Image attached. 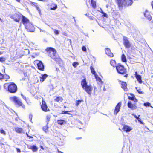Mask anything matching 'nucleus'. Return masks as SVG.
Masks as SVG:
<instances>
[{"mask_svg": "<svg viewBox=\"0 0 153 153\" xmlns=\"http://www.w3.org/2000/svg\"><path fill=\"white\" fill-rule=\"evenodd\" d=\"M45 51L48 56L55 61H58L60 59L59 56L56 54V51L55 48L48 47L46 49Z\"/></svg>", "mask_w": 153, "mask_h": 153, "instance_id": "obj_1", "label": "nucleus"}, {"mask_svg": "<svg viewBox=\"0 0 153 153\" xmlns=\"http://www.w3.org/2000/svg\"><path fill=\"white\" fill-rule=\"evenodd\" d=\"M116 69L118 74L124 75L126 78L128 77V74H127V70L123 65L120 63H118L116 66Z\"/></svg>", "mask_w": 153, "mask_h": 153, "instance_id": "obj_2", "label": "nucleus"}, {"mask_svg": "<svg viewBox=\"0 0 153 153\" xmlns=\"http://www.w3.org/2000/svg\"><path fill=\"white\" fill-rule=\"evenodd\" d=\"M119 9L122 8L124 6L127 7L131 6L133 3L132 0H116Z\"/></svg>", "mask_w": 153, "mask_h": 153, "instance_id": "obj_3", "label": "nucleus"}, {"mask_svg": "<svg viewBox=\"0 0 153 153\" xmlns=\"http://www.w3.org/2000/svg\"><path fill=\"white\" fill-rule=\"evenodd\" d=\"M7 87V90L11 93H16L17 89L16 85L14 83L11 82L9 83H5L4 85V88H6Z\"/></svg>", "mask_w": 153, "mask_h": 153, "instance_id": "obj_4", "label": "nucleus"}, {"mask_svg": "<svg viewBox=\"0 0 153 153\" xmlns=\"http://www.w3.org/2000/svg\"><path fill=\"white\" fill-rule=\"evenodd\" d=\"M81 85L83 89L89 95L91 94L92 87L91 85H88L86 79L84 78L81 81Z\"/></svg>", "mask_w": 153, "mask_h": 153, "instance_id": "obj_5", "label": "nucleus"}, {"mask_svg": "<svg viewBox=\"0 0 153 153\" xmlns=\"http://www.w3.org/2000/svg\"><path fill=\"white\" fill-rule=\"evenodd\" d=\"M10 100L13 102L17 106L21 107L25 109V105L22 103L21 100L16 96H13L10 97Z\"/></svg>", "mask_w": 153, "mask_h": 153, "instance_id": "obj_6", "label": "nucleus"}, {"mask_svg": "<svg viewBox=\"0 0 153 153\" xmlns=\"http://www.w3.org/2000/svg\"><path fill=\"white\" fill-rule=\"evenodd\" d=\"M123 44L125 48L129 49L131 47V44L128 38L126 36L123 37Z\"/></svg>", "mask_w": 153, "mask_h": 153, "instance_id": "obj_7", "label": "nucleus"}, {"mask_svg": "<svg viewBox=\"0 0 153 153\" xmlns=\"http://www.w3.org/2000/svg\"><path fill=\"white\" fill-rule=\"evenodd\" d=\"M22 15L21 13H15L13 14L11 17V18L17 22H19L20 19L22 16Z\"/></svg>", "mask_w": 153, "mask_h": 153, "instance_id": "obj_8", "label": "nucleus"}, {"mask_svg": "<svg viewBox=\"0 0 153 153\" xmlns=\"http://www.w3.org/2000/svg\"><path fill=\"white\" fill-rule=\"evenodd\" d=\"M2 71L4 74L0 72V80H5V81H7L10 78L9 76L5 74V70L4 68L2 70Z\"/></svg>", "mask_w": 153, "mask_h": 153, "instance_id": "obj_9", "label": "nucleus"}, {"mask_svg": "<svg viewBox=\"0 0 153 153\" xmlns=\"http://www.w3.org/2000/svg\"><path fill=\"white\" fill-rule=\"evenodd\" d=\"M41 107L42 110L44 112H48L50 111L49 108H48L46 102L44 99L42 100Z\"/></svg>", "mask_w": 153, "mask_h": 153, "instance_id": "obj_10", "label": "nucleus"}, {"mask_svg": "<svg viewBox=\"0 0 153 153\" xmlns=\"http://www.w3.org/2000/svg\"><path fill=\"white\" fill-rule=\"evenodd\" d=\"M25 28L29 32H33L35 31V27L30 22L25 26Z\"/></svg>", "mask_w": 153, "mask_h": 153, "instance_id": "obj_11", "label": "nucleus"}, {"mask_svg": "<svg viewBox=\"0 0 153 153\" xmlns=\"http://www.w3.org/2000/svg\"><path fill=\"white\" fill-rule=\"evenodd\" d=\"M105 54L109 57H114L113 53L111 52L110 49L108 48H105Z\"/></svg>", "mask_w": 153, "mask_h": 153, "instance_id": "obj_12", "label": "nucleus"}, {"mask_svg": "<svg viewBox=\"0 0 153 153\" xmlns=\"http://www.w3.org/2000/svg\"><path fill=\"white\" fill-rule=\"evenodd\" d=\"M128 107L132 110L136 109L137 106L136 104H133L131 101H128L127 104Z\"/></svg>", "mask_w": 153, "mask_h": 153, "instance_id": "obj_13", "label": "nucleus"}, {"mask_svg": "<svg viewBox=\"0 0 153 153\" xmlns=\"http://www.w3.org/2000/svg\"><path fill=\"white\" fill-rule=\"evenodd\" d=\"M119 82H121V87L125 91H128L127 85L126 82L121 80H119Z\"/></svg>", "mask_w": 153, "mask_h": 153, "instance_id": "obj_14", "label": "nucleus"}, {"mask_svg": "<svg viewBox=\"0 0 153 153\" xmlns=\"http://www.w3.org/2000/svg\"><path fill=\"white\" fill-rule=\"evenodd\" d=\"M21 18L22 19V23L25 26L30 22L29 20L23 15Z\"/></svg>", "mask_w": 153, "mask_h": 153, "instance_id": "obj_15", "label": "nucleus"}, {"mask_svg": "<svg viewBox=\"0 0 153 153\" xmlns=\"http://www.w3.org/2000/svg\"><path fill=\"white\" fill-rule=\"evenodd\" d=\"M121 103L119 102L118 103L115 107L114 110V114H117L120 111V109L121 107Z\"/></svg>", "mask_w": 153, "mask_h": 153, "instance_id": "obj_16", "label": "nucleus"}, {"mask_svg": "<svg viewBox=\"0 0 153 153\" xmlns=\"http://www.w3.org/2000/svg\"><path fill=\"white\" fill-rule=\"evenodd\" d=\"M37 65L38 69L42 71L44 70V66L42 61H39V62L37 63Z\"/></svg>", "mask_w": 153, "mask_h": 153, "instance_id": "obj_17", "label": "nucleus"}, {"mask_svg": "<svg viewBox=\"0 0 153 153\" xmlns=\"http://www.w3.org/2000/svg\"><path fill=\"white\" fill-rule=\"evenodd\" d=\"M135 77L139 83L141 84L142 82L141 75L137 74V73L136 71L135 73Z\"/></svg>", "mask_w": 153, "mask_h": 153, "instance_id": "obj_18", "label": "nucleus"}, {"mask_svg": "<svg viewBox=\"0 0 153 153\" xmlns=\"http://www.w3.org/2000/svg\"><path fill=\"white\" fill-rule=\"evenodd\" d=\"M131 129H132L129 126L125 125H124L122 128V130L126 132H130Z\"/></svg>", "mask_w": 153, "mask_h": 153, "instance_id": "obj_19", "label": "nucleus"}, {"mask_svg": "<svg viewBox=\"0 0 153 153\" xmlns=\"http://www.w3.org/2000/svg\"><path fill=\"white\" fill-rule=\"evenodd\" d=\"M130 95L131 96H128V98L129 100L133 101L135 102H137L138 100L135 98V95L133 94L130 93Z\"/></svg>", "mask_w": 153, "mask_h": 153, "instance_id": "obj_20", "label": "nucleus"}, {"mask_svg": "<svg viewBox=\"0 0 153 153\" xmlns=\"http://www.w3.org/2000/svg\"><path fill=\"white\" fill-rule=\"evenodd\" d=\"M15 131L18 134H21L23 133V129L22 128L16 127L15 128Z\"/></svg>", "mask_w": 153, "mask_h": 153, "instance_id": "obj_21", "label": "nucleus"}, {"mask_svg": "<svg viewBox=\"0 0 153 153\" xmlns=\"http://www.w3.org/2000/svg\"><path fill=\"white\" fill-rule=\"evenodd\" d=\"M144 15L147 19H148L149 21L151 20V16L149 12H148L146 11L144 13Z\"/></svg>", "mask_w": 153, "mask_h": 153, "instance_id": "obj_22", "label": "nucleus"}, {"mask_svg": "<svg viewBox=\"0 0 153 153\" xmlns=\"http://www.w3.org/2000/svg\"><path fill=\"white\" fill-rule=\"evenodd\" d=\"M48 75L46 74L42 75L41 76H40V81L42 82H43L46 79Z\"/></svg>", "mask_w": 153, "mask_h": 153, "instance_id": "obj_23", "label": "nucleus"}, {"mask_svg": "<svg viewBox=\"0 0 153 153\" xmlns=\"http://www.w3.org/2000/svg\"><path fill=\"white\" fill-rule=\"evenodd\" d=\"M132 115L134 116V117L139 122H140L141 124H144V123L143 122L141 119L139 118V117L140 116V115H139L138 116H136L135 114H132Z\"/></svg>", "mask_w": 153, "mask_h": 153, "instance_id": "obj_24", "label": "nucleus"}, {"mask_svg": "<svg viewBox=\"0 0 153 153\" xmlns=\"http://www.w3.org/2000/svg\"><path fill=\"white\" fill-rule=\"evenodd\" d=\"M63 100V99L62 97H57L54 100V101L55 102H61Z\"/></svg>", "mask_w": 153, "mask_h": 153, "instance_id": "obj_25", "label": "nucleus"}, {"mask_svg": "<svg viewBox=\"0 0 153 153\" xmlns=\"http://www.w3.org/2000/svg\"><path fill=\"white\" fill-rule=\"evenodd\" d=\"M29 149H31L33 152H36L38 150V148L35 145H33L28 148Z\"/></svg>", "mask_w": 153, "mask_h": 153, "instance_id": "obj_26", "label": "nucleus"}, {"mask_svg": "<svg viewBox=\"0 0 153 153\" xmlns=\"http://www.w3.org/2000/svg\"><path fill=\"white\" fill-rule=\"evenodd\" d=\"M110 64L113 67H115L117 66L116 61L114 60L111 59L110 62Z\"/></svg>", "mask_w": 153, "mask_h": 153, "instance_id": "obj_27", "label": "nucleus"}, {"mask_svg": "<svg viewBox=\"0 0 153 153\" xmlns=\"http://www.w3.org/2000/svg\"><path fill=\"white\" fill-rule=\"evenodd\" d=\"M121 60L124 62H127V60L125 55L124 54H122L121 56Z\"/></svg>", "mask_w": 153, "mask_h": 153, "instance_id": "obj_28", "label": "nucleus"}, {"mask_svg": "<svg viewBox=\"0 0 153 153\" xmlns=\"http://www.w3.org/2000/svg\"><path fill=\"white\" fill-rule=\"evenodd\" d=\"M73 111H63L61 112V114H68L70 115L71 114L70 113H69L68 112H73Z\"/></svg>", "mask_w": 153, "mask_h": 153, "instance_id": "obj_29", "label": "nucleus"}, {"mask_svg": "<svg viewBox=\"0 0 153 153\" xmlns=\"http://www.w3.org/2000/svg\"><path fill=\"white\" fill-rule=\"evenodd\" d=\"M91 6L94 9L96 8V2L94 0H91Z\"/></svg>", "mask_w": 153, "mask_h": 153, "instance_id": "obj_30", "label": "nucleus"}, {"mask_svg": "<svg viewBox=\"0 0 153 153\" xmlns=\"http://www.w3.org/2000/svg\"><path fill=\"white\" fill-rule=\"evenodd\" d=\"M90 69L91 70V73L93 74L94 75H96V72L95 71L94 68L93 67H92V66H91L90 67Z\"/></svg>", "mask_w": 153, "mask_h": 153, "instance_id": "obj_31", "label": "nucleus"}, {"mask_svg": "<svg viewBox=\"0 0 153 153\" xmlns=\"http://www.w3.org/2000/svg\"><path fill=\"white\" fill-rule=\"evenodd\" d=\"M82 101H83L82 100H78L76 101L75 102H76L75 105L77 106H78V105L80 103H81Z\"/></svg>", "mask_w": 153, "mask_h": 153, "instance_id": "obj_32", "label": "nucleus"}, {"mask_svg": "<svg viewBox=\"0 0 153 153\" xmlns=\"http://www.w3.org/2000/svg\"><path fill=\"white\" fill-rule=\"evenodd\" d=\"M6 59L4 57H0V62H3L5 61Z\"/></svg>", "mask_w": 153, "mask_h": 153, "instance_id": "obj_33", "label": "nucleus"}, {"mask_svg": "<svg viewBox=\"0 0 153 153\" xmlns=\"http://www.w3.org/2000/svg\"><path fill=\"white\" fill-rule=\"evenodd\" d=\"M51 115L49 114H48L46 116V118L47 122V123H48V122L50 120V119L51 118Z\"/></svg>", "mask_w": 153, "mask_h": 153, "instance_id": "obj_34", "label": "nucleus"}, {"mask_svg": "<svg viewBox=\"0 0 153 153\" xmlns=\"http://www.w3.org/2000/svg\"><path fill=\"white\" fill-rule=\"evenodd\" d=\"M48 126H44L43 127V129L44 130V131H45V132H46L48 131Z\"/></svg>", "mask_w": 153, "mask_h": 153, "instance_id": "obj_35", "label": "nucleus"}, {"mask_svg": "<svg viewBox=\"0 0 153 153\" xmlns=\"http://www.w3.org/2000/svg\"><path fill=\"white\" fill-rule=\"evenodd\" d=\"M64 120H60L57 121L58 124L62 125L63 124Z\"/></svg>", "mask_w": 153, "mask_h": 153, "instance_id": "obj_36", "label": "nucleus"}, {"mask_svg": "<svg viewBox=\"0 0 153 153\" xmlns=\"http://www.w3.org/2000/svg\"><path fill=\"white\" fill-rule=\"evenodd\" d=\"M25 76L27 77V78H22V79H20V80L21 81H25V80L26 79H28V76H27V74H26V73L24 74Z\"/></svg>", "mask_w": 153, "mask_h": 153, "instance_id": "obj_37", "label": "nucleus"}, {"mask_svg": "<svg viewBox=\"0 0 153 153\" xmlns=\"http://www.w3.org/2000/svg\"><path fill=\"white\" fill-rule=\"evenodd\" d=\"M137 91L139 94H142L144 93V92L143 91H142V90L140 89H137Z\"/></svg>", "mask_w": 153, "mask_h": 153, "instance_id": "obj_38", "label": "nucleus"}, {"mask_svg": "<svg viewBox=\"0 0 153 153\" xmlns=\"http://www.w3.org/2000/svg\"><path fill=\"white\" fill-rule=\"evenodd\" d=\"M151 104L149 102H146L144 103V105L145 106H150Z\"/></svg>", "mask_w": 153, "mask_h": 153, "instance_id": "obj_39", "label": "nucleus"}, {"mask_svg": "<svg viewBox=\"0 0 153 153\" xmlns=\"http://www.w3.org/2000/svg\"><path fill=\"white\" fill-rule=\"evenodd\" d=\"M0 133L3 134L4 135H6V133L5 131L3 129H1L0 130Z\"/></svg>", "mask_w": 153, "mask_h": 153, "instance_id": "obj_40", "label": "nucleus"}, {"mask_svg": "<svg viewBox=\"0 0 153 153\" xmlns=\"http://www.w3.org/2000/svg\"><path fill=\"white\" fill-rule=\"evenodd\" d=\"M78 64V63L77 62H74L72 64L73 66L74 67H76Z\"/></svg>", "mask_w": 153, "mask_h": 153, "instance_id": "obj_41", "label": "nucleus"}, {"mask_svg": "<svg viewBox=\"0 0 153 153\" xmlns=\"http://www.w3.org/2000/svg\"><path fill=\"white\" fill-rule=\"evenodd\" d=\"M57 8V6L56 4H54V6L53 7L51 8L50 9L51 10H54L56 9Z\"/></svg>", "mask_w": 153, "mask_h": 153, "instance_id": "obj_42", "label": "nucleus"}, {"mask_svg": "<svg viewBox=\"0 0 153 153\" xmlns=\"http://www.w3.org/2000/svg\"><path fill=\"white\" fill-rule=\"evenodd\" d=\"M96 79L97 80L99 81V82H101L102 81V80L98 76H96Z\"/></svg>", "mask_w": 153, "mask_h": 153, "instance_id": "obj_43", "label": "nucleus"}, {"mask_svg": "<svg viewBox=\"0 0 153 153\" xmlns=\"http://www.w3.org/2000/svg\"><path fill=\"white\" fill-rule=\"evenodd\" d=\"M21 95L23 98L26 101H27V99L26 96L24 95H23V94H21Z\"/></svg>", "mask_w": 153, "mask_h": 153, "instance_id": "obj_44", "label": "nucleus"}, {"mask_svg": "<svg viewBox=\"0 0 153 153\" xmlns=\"http://www.w3.org/2000/svg\"><path fill=\"white\" fill-rule=\"evenodd\" d=\"M82 49L84 51H85V52L87 51L86 48V47L85 46H83L82 47Z\"/></svg>", "mask_w": 153, "mask_h": 153, "instance_id": "obj_45", "label": "nucleus"}, {"mask_svg": "<svg viewBox=\"0 0 153 153\" xmlns=\"http://www.w3.org/2000/svg\"><path fill=\"white\" fill-rule=\"evenodd\" d=\"M101 13L103 14V16L105 17H107V14L105 12H103L102 11H101Z\"/></svg>", "mask_w": 153, "mask_h": 153, "instance_id": "obj_46", "label": "nucleus"}, {"mask_svg": "<svg viewBox=\"0 0 153 153\" xmlns=\"http://www.w3.org/2000/svg\"><path fill=\"white\" fill-rule=\"evenodd\" d=\"M53 31H54V33L56 34L57 35V34H59V31H58V30H54Z\"/></svg>", "mask_w": 153, "mask_h": 153, "instance_id": "obj_47", "label": "nucleus"}, {"mask_svg": "<svg viewBox=\"0 0 153 153\" xmlns=\"http://www.w3.org/2000/svg\"><path fill=\"white\" fill-rule=\"evenodd\" d=\"M16 149V150H17V152L19 153V152H21V151H20V150L19 148H17Z\"/></svg>", "mask_w": 153, "mask_h": 153, "instance_id": "obj_48", "label": "nucleus"}, {"mask_svg": "<svg viewBox=\"0 0 153 153\" xmlns=\"http://www.w3.org/2000/svg\"><path fill=\"white\" fill-rule=\"evenodd\" d=\"M56 70L57 71H60V70H59V69L58 68H56Z\"/></svg>", "mask_w": 153, "mask_h": 153, "instance_id": "obj_49", "label": "nucleus"}, {"mask_svg": "<svg viewBox=\"0 0 153 153\" xmlns=\"http://www.w3.org/2000/svg\"><path fill=\"white\" fill-rule=\"evenodd\" d=\"M40 148L42 149L43 150H44V148H43V147L42 146H40Z\"/></svg>", "mask_w": 153, "mask_h": 153, "instance_id": "obj_50", "label": "nucleus"}, {"mask_svg": "<svg viewBox=\"0 0 153 153\" xmlns=\"http://www.w3.org/2000/svg\"><path fill=\"white\" fill-rule=\"evenodd\" d=\"M82 139V138L81 137H78V138H76V139L77 140H79V139Z\"/></svg>", "mask_w": 153, "mask_h": 153, "instance_id": "obj_51", "label": "nucleus"}, {"mask_svg": "<svg viewBox=\"0 0 153 153\" xmlns=\"http://www.w3.org/2000/svg\"><path fill=\"white\" fill-rule=\"evenodd\" d=\"M27 136L29 138H33L32 137L29 136L28 134H27Z\"/></svg>", "mask_w": 153, "mask_h": 153, "instance_id": "obj_52", "label": "nucleus"}, {"mask_svg": "<svg viewBox=\"0 0 153 153\" xmlns=\"http://www.w3.org/2000/svg\"><path fill=\"white\" fill-rule=\"evenodd\" d=\"M32 4H33V5H35V4H37L36 3L32 2Z\"/></svg>", "mask_w": 153, "mask_h": 153, "instance_id": "obj_53", "label": "nucleus"}, {"mask_svg": "<svg viewBox=\"0 0 153 153\" xmlns=\"http://www.w3.org/2000/svg\"><path fill=\"white\" fill-rule=\"evenodd\" d=\"M16 1L20 3L21 1V0H16Z\"/></svg>", "mask_w": 153, "mask_h": 153, "instance_id": "obj_54", "label": "nucleus"}, {"mask_svg": "<svg viewBox=\"0 0 153 153\" xmlns=\"http://www.w3.org/2000/svg\"><path fill=\"white\" fill-rule=\"evenodd\" d=\"M31 57H32L33 58H34L35 57V56H32Z\"/></svg>", "mask_w": 153, "mask_h": 153, "instance_id": "obj_55", "label": "nucleus"}, {"mask_svg": "<svg viewBox=\"0 0 153 153\" xmlns=\"http://www.w3.org/2000/svg\"><path fill=\"white\" fill-rule=\"evenodd\" d=\"M3 53L2 52H0V55L2 54Z\"/></svg>", "mask_w": 153, "mask_h": 153, "instance_id": "obj_56", "label": "nucleus"}, {"mask_svg": "<svg viewBox=\"0 0 153 153\" xmlns=\"http://www.w3.org/2000/svg\"><path fill=\"white\" fill-rule=\"evenodd\" d=\"M64 108H66V106H64Z\"/></svg>", "mask_w": 153, "mask_h": 153, "instance_id": "obj_57", "label": "nucleus"}, {"mask_svg": "<svg viewBox=\"0 0 153 153\" xmlns=\"http://www.w3.org/2000/svg\"><path fill=\"white\" fill-rule=\"evenodd\" d=\"M152 24H153V20L151 22Z\"/></svg>", "mask_w": 153, "mask_h": 153, "instance_id": "obj_58", "label": "nucleus"}, {"mask_svg": "<svg viewBox=\"0 0 153 153\" xmlns=\"http://www.w3.org/2000/svg\"><path fill=\"white\" fill-rule=\"evenodd\" d=\"M36 8H37V9H39V7H38L37 6H36Z\"/></svg>", "mask_w": 153, "mask_h": 153, "instance_id": "obj_59", "label": "nucleus"}, {"mask_svg": "<svg viewBox=\"0 0 153 153\" xmlns=\"http://www.w3.org/2000/svg\"><path fill=\"white\" fill-rule=\"evenodd\" d=\"M1 20V18H0V20Z\"/></svg>", "mask_w": 153, "mask_h": 153, "instance_id": "obj_60", "label": "nucleus"}]
</instances>
